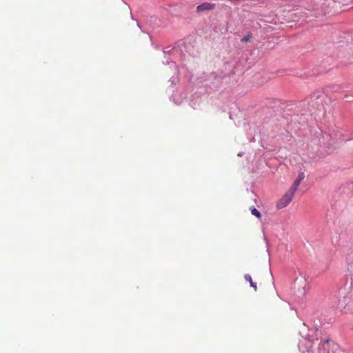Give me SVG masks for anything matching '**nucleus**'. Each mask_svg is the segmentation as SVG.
<instances>
[{"label": "nucleus", "mask_w": 353, "mask_h": 353, "mask_svg": "<svg viewBox=\"0 0 353 353\" xmlns=\"http://www.w3.org/2000/svg\"><path fill=\"white\" fill-rule=\"evenodd\" d=\"M339 352L338 346L327 340L321 341L317 345L314 343L310 352L308 351L307 353H339Z\"/></svg>", "instance_id": "1"}, {"label": "nucleus", "mask_w": 353, "mask_h": 353, "mask_svg": "<svg viewBox=\"0 0 353 353\" xmlns=\"http://www.w3.org/2000/svg\"><path fill=\"white\" fill-rule=\"evenodd\" d=\"M251 213L252 215L255 216L258 219H260L261 217L260 212L254 208L251 209Z\"/></svg>", "instance_id": "6"}, {"label": "nucleus", "mask_w": 353, "mask_h": 353, "mask_svg": "<svg viewBox=\"0 0 353 353\" xmlns=\"http://www.w3.org/2000/svg\"><path fill=\"white\" fill-rule=\"evenodd\" d=\"M215 8V4L204 2L196 7L197 12H202L204 11H208L210 10H214Z\"/></svg>", "instance_id": "3"}, {"label": "nucleus", "mask_w": 353, "mask_h": 353, "mask_svg": "<svg viewBox=\"0 0 353 353\" xmlns=\"http://www.w3.org/2000/svg\"><path fill=\"white\" fill-rule=\"evenodd\" d=\"M245 279L248 281L250 284V286L254 288L255 291H256V285L255 283L253 282L252 279L250 274H245Z\"/></svg>", "instance_id": "5"}, {"label": "nucleus", "mask_w": 353, "mask_h": 353, "mask_svg": "<svg viewBox=\"0 0 353 353\" xmlns=\"http://www.w3.org/2000/svg\"><path fill=\"white\" fill-rule=\"evenodd\" d=\"M252 38V34H248L247 36H245L243 37L242 39H241V41L242 42H244V43H246L249 41H250V39Z\"/></svg>", "instance_id": "7"}, {"label": "nucleus", "mask_w": 353, "mask_h": 353, "mask_svg": "<svg viewBox=\"0 0 353 353\" xmlns=\"http://www.w3.org/2000/svg\"><path fill=\"white\" fill-rule=\"evenodd\" d=\"M295 191H292L291 188L282 196V198L277 202L276 207L279 209L286 207L292 200Z\"/></svg>", "instance_id": "2"}, {"label": "nucleus", "mask_w": 353, "mask_h": 353, "mask_svg": "<svg viewBox=\"0 0 353 353\" xmlns=\"http://www.w3.org/2000/svg\"><path fill=\"white\" fill-rule=\"evenodd\" d=\"M304 177L305 176L303 172L299 173L297 179L294 181L290 188H291L292 191L296 192L298 187L299 186L301 182L303 180Z\"/></svg>", "instance_id": "4"}]
</instances>
